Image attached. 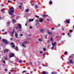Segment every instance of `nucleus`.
Listing matches in <instances>:
<instances>
[{"instance_id":"f257e3e1","label":"nucleus","mask_w":74,"mask_h":74,"mask_svg":"<svg viewBox=\"0 0 74 74\" xmlns=\"http://www.w3.org/2000/svg\"><path fill=\"white\" fill-rule=\"evenodd\" d=\"M10 10L8 12V13L10 14V15H12L14 14L15 10L14 8L13 7H10L9 8Z\"/></svg>"},{"instance_id":"f03ea898","label":"nucleus","mask_w":74,"mask_h":74,"mask_svg":"<svg viewBox=\"0 0 74 74\" xmlns=\"http://www.w3.org/2000/svg\"><path fill=\"white\" fill-rule=\"evenodd\" d=\"M29 41H25L23 42V43L22 44V46L24 47V48H26V46L25 45V44H29Z\"/></svg>"},{"instance_id":"7ed1b4c3","label":"nucleus","mask_w":74,"mask_h":74,"mask_svg":"<svg viewBox=\"0 0 74 74\" xmlns=\"http://www.w3.org/2000/svg\"><path fill=\"white\" fill-rule=\"evenodd\" d=\"M2 41L3 42H5V44H8V42L7 41V40H5L4 39H3L2 40Z\"/></svg>"},{"instance_id":"20e7f679","label":"nucleus","mask_w":74,"mask_h":74,"mask_svg":"<svg viewBox=\"0 0 74 74\" xmlns=\"http://www.w3.org/2000/svg\"><path fill=\"white\" fill-rule=\"evenodd\" d=\"M39 20L40 22H42L43 21V19H42V18H39Z\"/></svg>"},{"instance_id":"39448f33","label":"nucleus","mask_w":74,"mask_h":74,"mask_svg":"<svg viewBox=\"0 0 74 74\" xmlns=\"http://www.w3.org/2000/svg\"><path fill=\"white\" fill-rule=\"evenodd\" d=\"M18 28H19V29H21V25L20 24H18Z\"/></svg>"},{"instance_id":"423d86ee","label":"nucleus","mask_w":74,"mask_h":74,"mask_svg":"<svg viewBox=\"0 0 74 74\" xmlns=\"http://www.w3.org/2000/svg\"><path fill=\"white\" fill-rule=\"evenodd\" d=\"M40 32H41V33H43L45 32V30L43 29H41L40 30Z\"/></svg>"},{"instance_id":"0eeeda50","label":"nucleus","mask_w":74,"mask_h":74,"mask_svg":"<svg viewBox=\"0 0 74 74\" xmlns=\"http://www.w3.org/2000/svg\"><path fill=\"white\" fill-rule=\"evenodd\" d=\"M15 36L16 37V38H18V34L16 32H15Z\"/></svg>"},{"instance_id":"6e6552de","label":"nucleus","mask_w":74,"mask_h":74,"mask_svg":"<svg viewBox=\"0 0 74 74\" xmlns=\"http://www.w3.org/2000/svg\"><path fill=\"white\" fill-rule=\"evenodd\" d=\"M14 54H13V53H11L10 56V58L11 57H13V56H14Z\"/></svg>"},{"instance_id":"1a4fd4ad","label":"nucleus","mask_w":74,"mask_h":74,"mask_svg":"<svg viewBox=\"0 0 74 74\" xmlns=\"http://www.w3.org/2000/svg\"><path fill=\"white\" fill-rule=\"evenodd\" d=\"M56 42H53L52 43V45L53 46H55V45H56Z\"/></svg>"},{"instance_id":"9d476101","label":"nucleus","mask_w":74,"mask_h":74,"mask_svg":"<svg viewBox=\"0 0 74 74\" xmlns=\"http://www.w3.org/2000/svg\"><path fill=\"white\" fill-rule=\"evenodd\" d=\"M29 22H33V21H34V19H29Z\"/></svg>"},{"instance_id":"9b49d317","label":"nucleus","mask_w":74,"mask_h":74,"mask_svg":"<svg viewBox=\"0 0 74 74\" xmlns=\"http://www.w3.org/2000/svg\"><path fill=\"white\" fill-rule=\"evenodd\" d=\"M11 45H12V47H13V48H15V45H14V43H13V42L11 43Z\"/></svg>"},{"instance_id":"f8f14e48","label":"nucleus","mask_w":74,"mask_h":74,"mask_svg":"<svg viewBox=\"0 0 74 74\" xmlns=\"http://www.w3.org/2000/svg\"><path fill=\"white\" fill-rule=\"evenodd\" d=\"M72 60H73L72 59L71 60H70L69 61V62L70 63H71L72 64H73V63H74V62H73L72 61Z\"/></svg>"},{"instance_id":"ddd939ff","label":"nucleus","mask_w":74,"mask_h":74,"mask_svg":"<svg viewBox=\"0 0 74 74\" xmlns=\"http://www.w3.org/2000/svg\"><path fill=\"white\" fill-rule=\"evenodd\" d=\"M39 41H40V42H41V41H42V40L41 38H40L38 39Z\"/></svg>"},{"instance_id":"4468645a","label":"nucleus","mask_w":74,"mask_h":74,"mask_svg":"<svg viewBox=\"0 0 74 74\" xmlns=\"http://www.w3.org/2000/svg\"><path fill=\"white\" fill-rule=\"evenodd\" d=\"M8 51H9V50H8V49L5 50H4V53H5V52H8Z\"/></svg>"},{"instance_id":"2eb2a0df","label":"nucleus","mask_w":74,"mask_h":74,"mask_svg":"<svg viewBox=\"0 0 74 74\" xmlns=\"http://www.w3.org/2000/svg\"><path fill=\"white\" fill-rule=\"evenodd\" d=\"M43 17H47L48 16V15L47 14H44L43 15Z\"/></svg>"},{"instance_id":"dca6fc26","label":"nucleus","mask_w":74,"mask_h":74,"mask_svg":"<svg viewBox=\"0 0 74 74\" xmlns=\"http://www.w3.org/2000/svg\"><path fill=\"white\" fill-rule=\"evenodd\" d=\"M66 22L67 23H70V21H69V20H66Z\"/></svg>"},{"instance_id":"f3484780","label":"nucleus","mask_w":74,"mask_h":74,"mask_svg":"<svg viewBox=\"0 0 74 74\" xmlns=\"http://www.w3.org/2000/svg\"><path fill=\"white\" fill-rule=\"evenodd\" d=\"M12 21L14 23H15L16 22V20L15 19H12Z\"/></svg>"},{"instance_id":"a211bd4d","label":"nucleus","mask_w":74,"mask_h":74,"mask_svg":"<svg viewBox=\"0 0 74 74\" xmlns=\"http://www.w3.org/2000/svg\"><path fill=\"white\" fill-rule=\"evenodd\" d=\"M25 12H29V9H26L25 10Z\"/></svg>"},{"instance_id":"6ab92c4d","label":"nucleus","mask_w":74,"mask_h":74,"mask_svg":"<svg viewBox=\"0 0 74 74\" xmlns=\"http://www.w3.org/2000/svg\"><path fill=\"white\" fill-rule=\"evenodd\" d=\"M2 60L3 61V62L4 64H5V60H3V59H2Z\"/></svg>"},{"instance_id":"aec40b11","label":"nucleus","mask_w":74,"mask_h":74,"mask_svg":"<svg viewBox=\"0 0 74 74\" xmlns=\"http://www.w3.org/2000/svg\"><path fill=\"white\" fill-rule=\"evenodd\" d=\"M48 34H50L51 35H52V33L51 32H48Z\"/></svg>"},{"instance_id":"412c9836","label":"nucleus","mask_w":74,"mask_h":74,"mask_svg":"<svg viewBox=\"0 0 74 74\" xmlns=\"http://www.w3.org/2000/svg\"><path fill=\"white\" fill-rule=\"evenodd\" d=\"M35 16H36V18H40V16H39L37 15H36Z\"/></svg>"},{"instance_id":"4be33fe9","label":"nucleus","mask_w":74,"mask_h":74,"mask_svg":"<svg viewBox=\"0 0 74 74\" xmlns=\"http://www.w3.org/2000/svg\"><path fill=\"white\" fill-rule=\"evenodd\" d=\"M5 10V8L2 9L1 10V12H2V11H4V10Z\"/></svg>"},{"instance_id":"5701e85b","label":"nucleus","mask_w":74,"mask_h":74,"mask_svg":"<svg viewBox=\"0 0 74 74\" xmlns=\"http://www.w3.org/2000/svg\"><path fill=\"white\" fill-rule=\"evenodd\" d=\"M19 9H22V5H20L19 6Z\"/></svg>"},{"instance_id":"b1692460","label":"nucleus","mask_w":74,"mask_h":74,"mask_svg":"<svg viewBox=\"0 0 74 74\" xmlns=\"http://www.w3.org/2000/svg\"><path fill=\"white\" fill-rule=\"evenodd\" d=\"M15 49L16 50V51H18V50H19V49H18V47H16V48H15Z\"/></svg>"},{"instance_id":"393cba45","label":"nucleus","mask_w":74,"mask_h":74,"mask_svg":"<svg viewBox=\"0 0 74 74\" xmlns=\"http://www.w3.org/2000/svg\"><path fill=\"white\" fill-rule=\"evenodd\" d=\"M47 35H45V36L44 38H47Z\"/></svg>"},{"instance_id":"a878e982","label":"nucleus","mask_w":74,"mask_h":74,"mask_svg":"<svg viewBox=\"0 0 74 74\" xmlns=\"http://www.w3.org/2000/svg\"><path fill=\"white\" fill-rule=\"evenodd\" d=\"M35 8H38V6H37V5H36Z\"/></svg>"},{"instance_id":"bb28decb","label":"nucleus","mask_w":74,"mask_h":74,"mask_svg":"<svg viewBox=\"0 0 74 74\" xmlns=\"http://www.w3.org/2000/svg\"><path fill=\"white\" fill-rule=\"evenodd\" d=\"M29 65H33V63H32V62H30L29 63Z\"/></svg>"},{"instance_id":"cd10ccee","label":"nucleus","mask_w":74,"mask_h":74,"mask_svg":"<svg viewBox=\"0 0 74 74\" xmlns=\"http://www.w3.org/2000/svg\"><path fill=\"white\" fill-rule=\"evenodd\" d=\"M7 23V25H10V22H8Z\"/></svg>"},{"instance_id":"c85d7f7f","label":"nucleus","mask_w":74,"mask_h":74,"mask_svg":"<svg viewBox=\"0 0 74 74\" xmlns=\"http://www.w3.org/2000/svg\"><path fill=\"white\" fill-rule=\"evenodd\" d=\"M7 59H8V58H7V57H5V60H7Z\"/></svg>"},{"instance_id":"c756f323","label":"nucleus","mask_w":74,"mask_h":74,"mask_svg":"<svg viewBox=\"0 0 74 74\" xmlns=\"http://www.w3.org/2000/svg\"><path fill=\"white\" fill-rule=\"evenodd\" d=\"M43 49L44 51H46V49H45V48H43Z\"/></svg>"},{"instance_id":"7c9ffc66","label":"nucleus","mask_w":74,"mask_h":74,"mask_svg":"<svg viewBox=\"0 0 74 74\" xmlns=\"http://www.w3.org/2000/svg\"><path fill=\"white\" fill-rule=\"evenodd\" d=\"M14 16H15V15H12L11 17V18H12V17H14Z\"/></svg>"},{"instance_id":"2f4dec72","label":"nucleus","mask_w":74,"mask_h":74,"mask_svg":"<svg viewBox=\"0 0 74 74\" xmlns=\"http://www.w3.org/2000/svg\"><path fill=\"white\" fill-rule=\"evenodd\" d=\"M22 62V60H20L19 61V63H21Z\"/></svg>"},{"instance_id":"473e14b6","label":"nucleus","mask_w":74,"mask_h":74,"mask_svg":"<svg viewBox=\"0 0 74 74\" xmlns=\"http://www.w3.org/2000/svg\"><path fill=\"white\" fill-rule=\"evenodd\" d=\"M51 49H52V50H53V49H54V47L53 46L51 48Z\"/></svg>"},{"instance_id":"72a5a7b5","label":"nucleus","mask_w":74,"mask_h":74,"mask_svg":"<svg viewBox=\"0 0 74 74\" xmlns=\"http://www.w3.org/2000/svg\"><path fill=\"white\" fill-rule=\"evenodd\" d=\"M51 41H53V39L52 38V37H51Z\"/></svg>"},{"instance_id":"f704fd0d","label":"nucleus","mask_w":74,"mask_h":74,"mask_svg":"<svg viewBox=\"0 0 74 74\" xmlns=\"http://www.w3.org/2000/svg\"><path fill=\"white\" fill-rule=\"evenodd\" d=\"M67 63L68 64H69V65H70V62H67Z\"/></svg>"},{"instance_id":"c9c22d12","label":"nucleus","mask_w":74,"mask_h":74,"mask_svg":"<svg viewBox=\"0 0 74 74\" xmlns=\"http://www.w3.org/2000/svg\"><path fill=\"white\" fill-rule=\"evenodd\" d=\"M52 2L51 1H50V4H52Z\"/></svg>"},{"instance_id":"e433bc0d","label":"nucleus","mask_w":74,"mask_h":74,"mask_svg":"<svg viewBox=\"0 0 74 74\" xmlns=\"http://www.w3.org/2000/svg\"><path fill=\"white\" fill-rule=\"evenodd\" d=\"M25 72H26V71H23V72H22V73H25Z\"/></svg>"},{"instance_id":"4c0bfd02","label":"nucleus","mask_w":74,"mask_h":74,"mask_svg":"<svg viewBox=\"0 0 74 74\" xmlns=\"http://www.w3.org/2000/svg\"><path fill=\"white\" fill-rule=\"evenodd\" d=\"M14 70H11V72H14Z\"/></svg>"},{"instance_id":"58836bf2","label":"nucleus","mask_w":74,"mask_h":74,"mask_svg":"<svg viewBox=\"0 0 74 74\" xmlns=\"http://www.w3.org/2000/svg\"><path fill=\"white\" fill-rule=\"evenodd\" d=\"M29 28L30 29H32V27L31 26H29Z\"/></svg>"},{"instance_id":"ea45409f","label":"nucleus","mask_w":74,"mask_h":74,"mask_svg":"<svg viewBox=\"0 0 74 74\" xmlns=\"http://www.w3.org/2000/svg\"><path fill=\"white\" fill-rule=\"evenodd\" d=\"M31 5L32 6H34V4H32Z\"/></svg>"},{"instance_id":"a19ab883","label":"nucleus","mask_w":74,"mask_h":74,"mask_svg":"<svg viewBox=\"0 0 74 74\" xmlns=\"http://www.w3.org/2000/svg\"><path fill=\"white\" fill-rule=\"evenodd\" d=\"M13 40V38H10V40L12 41V40Z\"/></svg>"},{"instance_id":"79ce46f5","label":"nucleus","mask_w":74,"mask_h":74,"mask_svg":"<svg viewBox=\"0 0 74 74\" xmlns=\"http://www.w3.org/2000/svg\"><path fill=\"white\" fill-rule=\"evenodd\" d=\"M7 33V32H5V34H6Z\"/></svg>"},{"instance_id":"37998d69","label":"nucleus","mask_w":74,"mask_h":74,"mask_svg":"<svg viewBox=\"0 0 74 74\" xmlns=\"http://www.w3.org/2000/svg\"><path fill=\"white\" fill-rule=\"evenodd\" d=\"M38 23H36V26H37V25H38Z\"/></svg>"},{"instance_id":"c03bdc74","label":"nucleus","mask_w":74,"mask_h":74,"mask_svg":"<svg viewBox=\"0 0 74 74\" xmlns=\"http://www.w3.org/2000/svg\"><path fill=\"white\" fill-rule=\"evenodd\" d=\"M5 71H7V69H5Z\"/></svg>"},{"instance_id":"a18cd8bd","label":"nucleus","mask_w":74,"mask_h":74,"mask_svg":"<svg viewBox=\"0 0 74 74\" xmlns=\"http://www.w3.org/2000/svg\"><path fill=\"white\" fill-rule=\"evenodd\" d=\"M40 53H43V52H42V51H40Z\"/></svg>"},{"instance_id":"49530a36","label":"nucleus","mask_w":74,"mask_h":74,"mask_svg":"<svg viewBox=\"0 0 74 74\" xmlns=\"http://www.w3.org/2000/svg\"><path fill=\"white\" fill-rule=\"evenodd\" d=\"M64 54V55H66L67 54V52H65Z\"/></svg>"},{"instance_id":"de8ad7c7","label":"nucleus","mask_w":74,"mask_h":74,"mask_svg":"<svg viewBox=\"0 0 74 74\" xmlns=\"http://www.w3.org/2000/svg\"><path fill=\"white\" fill-rule=\"evenodd\" d=\"M8 3H10V0H8Z\"/></svg>"},{"instance_id":"09e8293b","label":"nucleus","mask_w":74,"mask_h":74,"mask_svg":"<svg viewBox=\"0 0 74 74\" xmlns=\"http://www.w3.org/2000/svg\"><path fill=\"white\" fill-rule=\"evenodd\" d=\"M47 21L48 22H49V19H47Z\"/></svg>"},{"instance_id":"8fccbe9b","label":"nucleus","mask_w":74,"mask_h":74,"mask_svg":"<svg viewBox=\"0 0 74 74\" xmlns=\"http://www.w3.org/2000/svg\"><path fill=\"white\" fill-rule=\"evenodd\" d=\"M62 30H63V31H64V28H62Z\"/></svg>"},{"instance_id":"3c124183","label":"nucleus","mask_w":74,"mask_h":74,"mask_svg":"<svg viewBox=\"0 0 74 74\" xmlns=\"http://www.w3.org/2000/svg\"><path fill=\"white\" fill-rule=\"evenodd\" d=\"M11 34H14V32H11Z\"/></svg>"},{"instance_id":"603ef678","label":"nucleus","mask_w":74,"mask_h":74,"mask_svg":"<svg viewBox=\"0 0 74 74\" xmlns=\"http://www.w3.org/2000/svg\"><path fill=\"white\" fill-rule=\"evenodd\" d=\"M16 29H18V27H16Z\"/></svg>"},{"instance_id":"864d4df0","label":"nucleus","mask_w":74,"mask_h":74,"mask_svg":"<svg viewBox=\"0 0 74 74\" xmlns=\"http://www.w3.org/2000/svg\"><path fill=\"white\" fill-rule=\"evenodd\" d=\"M1 6H2L3 7H4V5L2 4L1 5Z\"/></svg>"},{"instance_id":"5fc2aeb1","label":"nucleus","mask_w":74,"mask_h":74,"mask_svg":"<svg viewBox=\"0 0 74 74\" xmlns=\"http://www.w3.org/2000/svg\"><path fill=\"white\" fill-rule=\"evenodd\" d=\"M52 30H54V28H51Z\"/></svg>"},{"instance_id":"6e6d98bb","label":"nucleus","mask_w":74,"mask_h":74,"mask_svg":"<svg viewBox=\"0 0 74 74\" xmlns=\"http://www.w3.org/2000/svg\"><path fill=\"white\" fill-rule=\"evenodd\" d=\"M69 32H72V31L71 30H69Z\"/></svg>"},{"instance_id":"4d7b16f0","label":"nucleus","mask_w":74,"mask_h":74,"mask_svg":"<svg viewBox=\"0 0 74 74\" xmlns=\"http://www.w3.org/2000/svg\"><path fill=\"white\" fill-rule=\"evenodd\" d=\"M70 34V33H68V35H69V34Z\"/></svg>"},{"instance_id":"13d9d810","label":"nucleus","mask_w":74,"mask_h":74,"mask_svg":"<svg viewBox=\"0 0 74 74\" xmlns=\"http://www.w3.org/2000/svg\"><path fill=\"white\" fill-rule=\"evenodd\" d=\"M49 45H48L47 46V48H49Z\"/></svg>"},{"instance_id":"bf43d9fd","label":"nucleus","mask_w":74,"mask_h":74,"mask_svg":"<svg viewBox=\"0 0 74 74\" xmlns=\"http://www.w3.org/2000/svg\"><path fill=\"white\" fill-rule=\"evenodd\" d=\"M58 25L59 26V27H60V24H58Z\"/></svg>"},{"instance_id":"052dcab7","label":"nucleus","mask_w":74,"mask_h":74,"mask_svg":"<svg viewBox=\"0 0 74 74\" xmlns=\"http://www.w3.org/2000/svg\"><path fill=\"white\" fill-rule=\"evenodd\" d=\"M62 59L63 60V57L62 56H61Z\"/></svg>"},{"instance_id":"680f3d73","label":"nucleus","mask_w":74,"mask_h":74,"mask_svg":"<svg viewBox=\"0 0 74 74\" xmlns=\"http://www.w3.org/2000/svg\"><path fill=\"white\" fill-rule=\"evenodd\" d=\"M2 32H4V29H3L2 30Z\"/></svg>"},{"instance_id":"e2e57ef3","label":"nucleus","mask_w":74,"mask_h":74,"mask_svg":"<svg viewBox=\"0 0 74 74\" xmlns=\"http://www.w3.org/2000/svg\"><path fill=\"white\" fill-rule=\"evenodd\" d=\"M16 19H18V17H17L16 18Z\"/></svg>"},{"instance_id":"0e129e2a","label":"nucleus","mask_w":74,"mask_h":74,"mask_svg":"<svg viewBox=\"0 0 74 74\" xmlns=\"http://www.w3.org/2000/svg\"><path fill=\"white\" fill-rule=\"evenodd\" d=\"M22 35H23V34H21V35H20V36H22Z\"/></svg>"},{"instance_id":"69168bd1","label":"nucleus","mask_w":74,"mask_h":74,"mask_svg":"<svg viewBox=\"0 0 74 74\" xmlns=\"http://www.w3.org/2000/svg\"><path fill=\"white\" fill-rule=\"evenodd\" d=\"M11 72H9V74H11Z\"/></svg>"},{"instance_id":"338daca9","label":"nucleus","mask_w":74,"mask_h":74,"mask_svg":"<svg viewBox=\"0 0 74 74\" xmlns=\"http://www.w3.org/2000/svg\"><path fill=\"white\" fill-rule=\"evenodd\" d=\"M49 42V40H48L47 41V42Z\"/></svg>"},{"instance_id":"774afa93","label":"nucleus","mask_w":74,"mask_h":74,"mask_svg":"<svg viewBox=\"0 0 74 74\" xmlns=\"http://www.w3.org/2000/svg\"><path fill=\"white\" fill-rule=\"evenodd\" d=\"M54 73V72H52V74H53Z\"/></svg>"}]
</instances>
